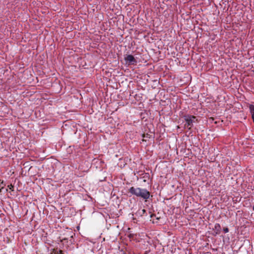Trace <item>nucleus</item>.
<instances>
[{
    "mask_svg": "<svg viewBox=\"0 0 254 254\" xmlns=\"http://www.w3.org/2000/svg\"><path fill=\"white\" fill-rule=\"evenodd\" d=\"M128 192L132 195L140 197L145 200L149 198L150 193L147 190L140 188L132 187L128 190Z\"/></svg>",
    "mask_w": 254,
    "mask_h": 254,
    "instance_id": "f257e3e1",
    "label": "nucleus"
},
{
    "mask_svg": "<svg viewBox=\"0 0 254 254\" xmlns=\"http://www.w3.org/2000/svg\"><path fill=\"white\" fill-rule=\"evenodd\" d=\"M185 121L186 122L185 126L189 129H190L193 126V123L197 122L196 117L192 115H186L184 116Z\"/></svg>",
    "mask_w": 254,
    "mask_h": 254,
    "instance_id": "f03ea898",
    "label": "nucleus"
},
{
    "mask_svg": "<svg viewBox=\"0 0 254 254\" xmlns=\"http://www.w3.org/2000/svg\"><path fill=\"white\" fill-rule=\"evenodd\" d=\"M125 60L126 62V64H136L137 63V61L131 55H127L125 58Z\"/></svg>",
    "mask_w": 254,
    "mask_h": 254,
    "instance_id": "7ed1b4c3",
    "label": "nucleus"
},
{
    "mask_svg": "<svg viewBox=\"0 0 254 254\" xmlns=\"http://www.w3.org/2000/svg\"><path fill=\"white\" fill-rule=\"evenodd\" d=\"M214 232L218 234L221 232V227L219 224H216L214 226V228H213Z\"/></svg>",
    "mask_w": 254,
    "mask_h": 254,
    "instance_id": "20e7f679",
    "label": "nucleus"
},
{
    "mask_svg": "<svg viewBox=\"0 0 254 254\" xmlns=\"http://www.w3.org/2000/svg\"><path fill=\"white\" fill-rule=\"evenodd\" d=\"M146 212V210L144 209H139L135 213V215L138 216H142Z\"/></svg>",
    "mask_w": 254,
    "mask_h": 254,
    "instance_id": "39448f33",
    "label": "nucleus"
},
{
    "mask_svg": "<svg viewBox=\"0 0 254 254\" xmlns=\"http://www.w3.org/2000/svg\"><path fill=\"white\" fill-rule=\"evenodd\" d=\"M250 112L252 114V115H253L254 114V105H251L249 107Z\"/></svg>",
    "mask_w": 254,
    "mask_h": 254,
    "instance_id": "423d86ee",
    "label": "nucleus"
},
{
    "mask_svg": "<svg viewBox=\"0 0 254 254\" xmlns=\"http://www.w3.org/2000/svg\"><path fill=\"white\" fill-rule=\"evenodd\" d=\"M60 241L61 242H62L64 244V243L65 242H67V238H61V237H60Z\"/></svg>",
    "mask_w": 254,
    "mask_h": 254,
    "instance_id": "0eeeda50",
    "label": "nucleus"
},
{
    "mask_svg": "<svg viewBox=\"0 0 254 254\" xmlns=\"http://www.w3.org/2000/svg\"><path fill=\"white\" fill-rule=\"evenodd\" d=\"M4 186L5 185L3 184V181L0 180V191H1L2 189H3Z\"/></svg>",
    "mask_w": 254,
    "mask_h": 254,
    "instance_id": "6e6552de",
    "label": "nucleus"
},
{
    "mask_svg": "<svg viewBox=\"0 0 254 254\" xmlns=\"http://www.w3.org/2000/svg\"><path fill=\"white\" fill-rule=\"evenodd\" d=\"M53 254H63L61 250H55L53 252Z\"/></svg>",
    "mask_w": 254,
    "mask_h": 254,
    "instance_id": "1a4fd4ad",
    "label": "nucleus"
},
{
    "mask_svg": "<svg viewBox=\"0 0 254 254\" xmlns=\"http://www.w3.org/2000/svg\"><path fill=\"white\" fill-rule=\"evenodd\" d=\"M7 187L9 190H11L12 191H13L14 186L12 184L8 185Z\"/></svg>",
    "mask_w": 254,
    "mask_h": 254,
    "instance_id": "9d476101",
    "label": "nucleus"
},
{
    "mask_svg": "<svg viewBox=\"0 0 254 254\" xmlns=\"http://www.w3.org/2000/svg\"><path fill=\"white\" fill-rule=\"evenodd\" d=\"M223 231H224V233H226L228 232L229 229L228 228H227V227L226 228H224L223 229Z\"/></svg>",
    "mask_w": 254,
    "mask_h": 254,
    "instance_id": "9b49d317",
    "label": "nucleus"
},
{
    "mask_svg": "<svg viewBox=\"0 0 254 254\" xmlns=\"http://www.w3.org/2000/svg\"><path fill=\"white\" fill-rule=\"evenodd\" d=\"M154 216H155V214H151V215H150V217H151V218H152Z\"/></svg>",
    "mask_w": 254,
    "mask_h": 254,
    "instance_id": "f8f14e48",
    "label": "nucleus"
},
{
    "mask_svg": "<svg viewBox=\"0 0 254 254\" xmlns=\"http://www.w3.org/2000/svg\"><path fill=\"white\" fill-rule=\"evenodd\" d=\"M133 237V235H132V234H129V238H131V237Z\"/></svg>",
    "mask_w": 254,
    "mask_h": 254,
    "instance_id": "ddd939ff",
    "label": "nucleus"
},
{
    "mask_svg": "<svg viewBox=\"0 0 254 254\" xmlns=\"http://www.w3.org/2000/svg\"><path fill=\"white\" fill-rule=\"evenodd\" d=\"M253 210H254V206H253Z\"/></svg>",
    "mask_w": 254,
    "mask_h": 254,
    "instance_id": "4468645a",
    "label": "nucleus"
}]
</instances>
